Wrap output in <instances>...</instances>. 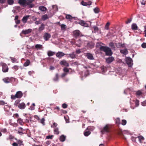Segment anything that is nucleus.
<instances>
[{
  "label": "nucleus",
  "instance_id": "10",
  "mask_svg": "<svg viewBox=\"0 0 146 146\" xmlns=\"http://www.w3.org/2000/svg\"><path fill=\"white\" fill-rule=\"evenodd\" d=\"M60 64L62 65H63L66 66H69V64L65 60H63L60 62Z\"/></svg>",
  "mask_w": 146,
  "mask_h": 146
},
{
  "label": "nucleus",
  "instance_id": "27",
  "mask_svg": "<svg viewBox=\"0 0 146 146\" xmlns=\"http://www.w3.org/2000/svg\"><path fill=\"white\" fill-rule=\"evenodd\" d=\"M45 25L43 23H42L41 26L39 28L38 30L40 31H42L43 30L44 28Z\"/></svg>",
  "mask_w": 146,
  "mask_h": 146
},
{
  "label": "nucleus",
  "instance_id": "43",
  "mask_svg": "<svg viewBox=\"0 0 146 146\" xmlns=\"http://www.w3.org/2000/svg\"><path fill=\"white\" fill-rule=\"evenodd\" d=\"M20 102V101L19 100H17L14 103V105L16 106H17Z\"/></svg>",
  "mask_w": 146,
  "mask_h": 146
},
{
  "label": "nucleus",
  "instance_id": "50",
  "mask_svg": "<svg viewBox=\"0 0 146 146\" xmlns=\"http://www.w3.org/2000/svg\"><path fill=\"white\" fill-rule=\"evenodd\" d=\"M63 70L64 72H68L69 70L68 68H64Z\"/></svg>",
  "mask_w": 146,
  "mask_h": 146
},
{
  "label": "nucleus",
  "instance_id": "51",
  "mask_svg": "<svg viewBox=\"0 0 146 146\" xmlns=\"http://www.w3.org/2000/svg\"><path fill=\"white\" fill-rule=\"evenodd\" d=\"M53 137V135H48V136H46V138L47 139H52Z\"/></svg>",
  "mask_w": 146,
  "mask_h": 146
},
{
  "label": "nucleus",
  "instance_id": "44",
  "mask_svg": "<svg viewBox=\"0 0 146 146\" xmlns=\"http://www.w3.org/2000/svg\"><path fill=\"white\" fill-rule=\"evenodd\" d=\"M126 123H127V121H126L125 120H122V123H121V124L123 125H126Z\"/></svg>",
  "mask_w": 146,
  "mask_h": 146
},
{
  "label": "nucleus",
  "instance_id": "46",
  "mask_svg": "<svg viewBox=\"0 0 146 146\" xmlns=\"http://www.w3.org/2000/svg\"><path fill=\"white\" fill-rule=\"evenodd\" d=\"M141 93H142L140 91H138L136 92V95L137 96H139L141 94Z\"/></svg>",
  "mask_w": 146,
  "mask_h": 146
},
{
  "label": "nucleus",
  "instance_id": "32",
  "mask_svg": "<svg viewBox=\"0 0 146 146\" xmlns=\"http://www.w3.org/2000/svg\"><path fill=\"white\" fill-rule=\"evenodd\" d=\"M66 18L67 19L71 20L72 19L73 17L70 15H66Z\"/></svg>",
  "mask_w": 146,
  "mask_h": 146
},
{
  "label": "nucleus",
  "instance_id": "13",
  "mask_svg": "<svg viewBox=\"0 0 146 146\" xmlns=\"http://www.w3.org/2000/svg\"><path fill=\"white\" fill-rule=\"evenodd\" d=\"M29 17V15H27L25 16L24 17H23L22 21L23 23H25L27 22V21L28 19V18Z\"/></svg>",
  "mask_w": 146,
  "mask_h": 146
},
{
  "label": "nucleus",
  "instance_id": "31",
  "mask_svg": "<svg viewBox=\"0 0 146 146\" xmlns=\"http://www.w3.org/2000/svg\"><path fill=\"white\" fill-rule=\"evenodd\" d=\"M61 30H62L64 31L66 29V26L64 24H62L60 25Z\"/></svg>",
  "mask_w": 146,
  "mask_h": 146
},
{
  "label": "nucleus",
  "instance_id": "54",
  "mask_svg": "<svg viewBox=\"0 0 146 146\" xmlns=\"http://www.w3.org/2000/svg\"><path fill=\"white\" fill-rule=\"evenodd\" d=\"M141 105L143 106H146V101L142 102L141 103Z\"/></svg>",
  "mask_w": 146,
  "mask_h": 146
},
{
  "label": "nucleus",
  "instance_id": "5",
  "mask_svg": "<svg viewBox=\"0 0 146 146\" xmlns=\"http://www.w3.org/2000/svg\"><path fill=\"white\" fill-rule=\"evenodd\" d=\"M32 31V29H28L23 30H22L21 33L20 34V35L21 36V34H23L24 35L29 34L31 33Z\"/></svg>",
  "mask_w": 146,
  "mask_h": 146
},
{
  "label": "nucleus",
  "instance_id": "21",
  "mask_svg": "<svg viewBox=\"0 0 146 146\" xmlns=\"http://www.w3.org/2000/svg\"><path fill=\"white\" fill-rule=\"evenodd\" d=\"M35 47L37 49H41L43 48L42 45L40 44H37L36 45Z\"/></svg>",
  "mask_w": 146,
  "mask_h": 146
},
{
  "label": "nucleus",
  "instance_id": "47",
  "mask_svg": "<svg viewBox=\"0 0 146 146\" xmlns=\"http://www.w3.org/2000/svg\"><path fill=\"white\" fill-rule=\"evenodd\" d=\"M139 101L138 100H136L135 102V105L136 107L139 106Z\"/></svg>",
  "mask_w": 146,
  "mask_h": 146
},
{
  "label": "nucleus",
  "instance_id": "60",
  "mask_svg": "<svg viewBox=\"0 0 146 146\" xmlns=\"http://www.w3.org/2000/svg\"><path fill=\"white\" fill-rule=\"evenodd\" d=\"M76 52L77 54H79L80 53L81 51L80 50H78L76 51Z\"/></svg>",
  "mask_w": 146,
  "mask_h": 146
},
{
  "label": "nucleus",
  "instance_id": "16",
  "mask_svg": "<svg viewBox=\"0 0 146 146\" xmlns=\"http://www.w3.org/2000/svg\"><path fill=\"white\" fill-rule=\"evenodd\" d=\"M3 81L6 83H8L11 82V79L8 77L5 78L3 79Z\"/></svg>",
  "mask_w": 146,
  "mask_h": 146
},
{
  "label": "nucleus",
  "instance_id": "2",
  "mask_svg": "<svg viewBox=\"0 0 146 146\" xmlns=\"http://www.w3.org/2000/svg\"><path fill=\"white\" fill-rule=\"evenodd\" d=\"M102 51L105 52L106 55L110 56L112 54V52L111 49L108 47L105 46V47H102Z\"/></svg>",
  "mask_w": 146,
  "mask_h": 146
},
{
  "label": "nucleus",
  "instance_id": "53",
  "mask_svg": "<svg viewBox=\"0 0 146 146\" xmlns=\"http://www.w3.org/2000/svg\"><path fill=\"white\" fill-rule=\"evenodd\" d=\"M67 105L65 104H64L62 105V107L64 108H66L67 107Z\"/></svg>",
  "mask_w": 146,
  "mask_h": 146
},
{
  "label": "nucleus",
  "instance_id": "37",
  "mask_svg": "<svg viewBox=\"0 0 146 146\" xmlns=\"http://www.w3.org/2000/svg\"><path fill=\"white\" fill-rule=\"evenodd\" d=\"M90 134V132L89 131H86L84 133V135L85 136H87Z\"/></svg>",
  "mask_w": 146,
  "mask_h": 146
},
{
  "label": "nucleus",
  "instance_id": "29",
  "mask_svg": "<svg viewBox=\"0 0 146 146\" xmlns=\"http://www.w3.org/2000/svg\"><path fill=\"white\" fill-rule=\"evenodd\" d=\"M68 55L72 59L75 58L76 57V55L74 52H73L71 54H69Z\"/></svg>",
  "mask_w": 146,
  "mask_h": 146
},
{
  "label": "nucleus",
  "instance_id": "63",
  "mask_svg": "<svg viewBox=\"0 0 146 146\" xmlns=\"http://www.w3.org/2000/svg\"><path fill=\"white\" fill-rule=\"evenodd\" d=\"M13 146H18V145L16 143L14 142L12 144Z\"/></svg>",
  "mask_w": 146,
  "mask_h": 146
},
{
  "label": "nucleus",
  "instance_id": "3",
  "mask_svg": "<svg viewBox=\"0 0 146 146\" xmlns=\"http://www.w3.org/2000/svg\"><path fill=\"white\" fill-rule=\"evenodd\" d=\"M125 60L129 66L131 67L133 64L132 59L128 57L126 58Z\"/></svg>",
  "mask_w": 146,
  "mask_h": 146
},
{
  "label": "nucleus",
  "instance_id": "20",
  "mask_svg": "<svg viewBox=\"0 0 146 146\" xmlns=\"http://www.w3.org/2000/svg\"><path fill=\"white\" fill-rule=\"evenodd\" d=\"M39 9L42 11H46V8L43 6H40L39 7Z\"/></svg>",
  "mask_w": 146,
  "mask_h": 146
},
{
  "label": "nucleus",
  "instance_id": "38",
  "mask_svg": "<svg viewBox=\"0 0 146 146\" xmlns=\"http://www.w3.org/2000/svg\"><path fill=\"white\" fill-rule=\"evenodd\" d=\"M30 61L29 60H27L24 64V66H28L30 63Z\"/></svg>",
  "mask_w": 146,
  "mask_h": 146
},
{
  "label": "nucleus",
  "instance_id": "7",
  "mask_svg": "<svg viewBox=\"0 0 146 146\" xmlns=\"http://www.w3.org/2000/svg\"><path fill=\"white\" fill-rule=\"evenodd\" d=\"M34 1V0H27L26 5H29L30 7H33L34 5L32 4V3Z\"/></svg>",
  "mask_w": 146,
  "mask_h": 146
},
{
  "label": "nucleus",
  "instance_id": "39",
  "mask_svg": "<svg viewBox=\"0 0 146 146\" xmlns=\"http://www.w3.org/2000/svg\"><path fill=\"white\" fill-rule=\"evenodd\" d=\"M45 119L44 118H42L40 121V122L42 123L43 125H44L45 124L44 123Z\"/></svg>",
  "mask_w": 146,
  "mask_h": 146
},
{
  "label": "nucleus",
  "instance_id": "58",
  "mask_svg": "<svg viewBox=\"0 0 146 146\" xmlns=\"http://www.w3.org/2000/svg\"><path fill=\"white\" fill-rule=\"evenodd\" d=\"M15 22L16 24H18L20 23V20H15Z\"/></svg>",
  "mask_w": 146,
  "mask_h": 146
},
{
  "label": "nucleus",
  "instance_id": "59",
  "mask_svg": "<svg viewBox=\"0 0 146 146\" xmlns=\"http://www.w3.org/2000/svg\"><path fill=\"white\" fill-rule=\"evenodd\" d=\"M131 21V19H128V21L126 22V23L128 24V23H130Z\"/></svg>",
  "mask_w": 146,
  "mask_h": 146
},
{
  "label": "nucleus",
  "instance_id": "62",
  "mask_svg": "<svg viewBox=\"0 0 146 146\" xmlns=\"http://www.w3.org/2000/svg\"><path fill=\"white\" fill-rule=\"evenodd\" d=\"M57 125V124L56 123H54L53 125L52 126V127H56Z\"/></svg>",
  "mask_w": 146,
  "mask_h": 146
},
{
  "label": "nucleus",
  "instance_id": "55",
  "mask_svg": "<svg viewBox=\"0 0 146 146\" xmlns=\"http://www.w3.org/2000/svg\"><path fill=\"white\" fill-rule=\"evenodd\" d=\"M34 117L37 120H38V121L39 120H40L39 118L37 115H35L34 116Z\"/></svg>",
  "mask_w": 146,
  "mask_h": 146
},
{
  "label": "nucleus",
  "instance_id": "8",
  "mask_svg": "<svg viewBox=\"0 0 146 146\" xmlns=\"http://www.w3.org/2000/svg\"><path fill=\"white\" fill-rule=\"evenodd\" d=\"M18 3L20 5L25 6H26L27 0H19Z\"/></svg>",
  "mask_w": 146,
  "mask_h": 146
},
{
  "label": "nucleus",
  "instance_id": "18",
  "mask_svg": "<svg viewBox=\"0 0 146 146\" xmlns=\"http://www.w3.org/2000/svg\"><path fill=\"white\" fill-rule=\"evenodd\" d=\"M86 56L90 60H93L94 59L93 55L90 53H87L86 54Z\"/></svg>",
  "mask_w": 146,
  "mask_h": 146
},
{
  "label": "nucleus",
  "instance_id": "25",
  "mask_svg": "<svg viewBox=\"0 0 146 146\" xmlns=\"http://www.w3.org/2000/svg\"><path fill=\"white\" fill-rule=\"evenodd\" d=\"M48 18V16L47 15L45 14L44 15H43L42 16V19L43 21H45Z\"/></svg>",
  "mask_w": 146,
  "mask_h": 146
},
{
  "label": "nucleus",
  "instance_id": "22",
  "mask_svg": "<svg viewBox=\"0 0 146 146\" xmlns=\"http://www.w3.org/2000/svg\"><path fill=\"white\" fill-rule=\"evenodd\" d=\"M66 136H65L64 135H62L60 137V140L61 141L63 142L66 139Z\"/></svg>",
  "mask_w": 146,
  "mask_h": 146
},
{
  "label": "nucleus",
  "instance_id": "26",
  "mask_svg": "<svg viewBox=\"0 0 146 146\" xmlns=\"http://www.w3.org/2000/svg\"><path fill=\"white\" fill-rule=\"evenodd\" d=\"M131 28L133 30H136L137 29V27L136 24L133 23L131 25Z\"/></svg>",
  "mask_w": 146,
  "mask_h": 146
},
{
  "label": "nucleus",
  "instance_id": "41",
  "mask_svg": "<svg viewBox=\"0 0 146 146\" xmlns=\"http://www.w3.org/2000/svg\"><path fill=\"white\" fill-rule=\"evenodd\" d=\"M93 28L94 29V32L95 33L98 32V31L99 30V29L96 26H94L93 27Z\"/></svg>",
  "mask_w": 146,
  "mask_h": 146
},
{
  "label": "nucleus",
  "instance_id": "52",
  "mask_svg": "<svg viewBox=\"0 0 146 146\" xmlns=\"http://www.w3.org/2000/svg\"><path fill=\"white\" fill-rule=\"evenodd\" d=\"M7 0H0V3L3 4L5 3L6 1Z\"/></svg>",
  "mask_w": 146,
  "mask_h": 146
},
{
  "label": "nucleus",
  "instance_id": "28",
  "mask_svg": "<svg viewBox=\"0 0 146 146\" xmlns=\"http://www.w3.org/2000/svg\"><path fill=\"white\" fill-rule=\"evenodd\" d=\"M137 138H138L139 141L140 143H141L144 139V137L141 136H138Z\"/></svg>",
  "mask_w": 146,
  "mask_h": 146
},
{
  "label": "nucleus",
  "instance_id": "12",
  "mask_svg": "<svg viewBox=\"0 0 146 146\" xmlns=\"http://www.w3.org/2000/svg\"><path fill=\"white\" fill-rule=\"evenodd\" d=\"M51 36L48 33H46L44 34V37L46 40H47L50 38Z\"/></svg>",
  "mask_w": 146,
  "mask_h": 146
},
{
  "label": "nucleus",
  "instance_id": "36",
  "mask_svg": "<svg viewBox=\"0 0 146 146\" xmlns=\"http://www.w3.org/2000/svg\"><path fill=\"white\" fill-rule=\"evenodd\" d=\"M94 11L95 13H98L99 12V9L98 7L95 8L94 9Z\"/></svg>",
  "mask_w": 146,
  "mask_h": 146
},
{
  "label": "nucleus",
  "instance_id": "6",
  "mask_svg": "<svg viewBox=\"0 0 146 146\" xmlns=\"http://www.w3.org/2000/svg\"><path fill=\"white\" fill-rule=\"evenodd\" d=\"M2 71L3 72H7L8 70V68L7 64L5 63H2Z\"/></svg>",
  "mask_w": 146,
  "mask_h": 146
},
{
  "label": "nucleus",
  "instance_id": "15",
  "mask_svg": "<svg viewBox=\"0 0 146 146\" xmlns=\"http://www.w3.org/2000/svg\"><path fill=\"white\" fill-rule=\"evenodd\" d=\"M65 55V54L62 52H59L57 53L56 56L57 57L60 58Z\"/></svg>",
  "mask_w": 146,
  "mask_h": 146
},
{
  "label": "nucleus",
  "instance_id": "30",
  "mask_svg": "<svg viewBox=\"0 0 146 146\" xmlns=\"http://www.w3.org/2000/svg\"><path fill=\"white\" fill-rule=\"evenodd\" d=\"M8 4L10 5H12L14 3V0H7Z\"/></svg>",
  "mask_w": 146,
  "mask_h": 146
},
{
  "label": "nucleus",
  "instance_id": "49",
  "mask_svg": "<svg viewBox=\"0 0 146 146\" xmlns=\"http://www.w3.org/2000/svg\"><path fill=\"white\" fill-rule=\"evenodd\" d=\"M116 123L117 124H120V120L119 118H117L116 119Z\"/></svg>",
  "mask_w": 146,
  "mask_h": 146
},
{
  "label": "nucleus",
  "instance_id": "45",
  "mask_svg": "<svg viewBox=\"0 0 146 146\" xmlns=\"http://www.w3.org/2000/svg\"><path fill=\"white\" fill-rule=\"evenodd\" d=\"M81 4L84 6H88L87 3L84 2V1H82L81 2Z\"/></svg>",
  "mask_w": 146,
  "mask_h": 146
},
{
  "label": "nucleus",
  "instance_id": "34",
  "mask_svg": "<svg viewBox=\"0 0 146 146\" xmlns=\"http://www.w3.org/2000/svg\"><path fill=\"white\" fill-rule=\"evenodd\" d=\"M58 75L57 74H56L55 76L53 78V80L54 81H57L58 80Z\"/></svg>",
  "mask_w": 146,
  "mask_h": 146
},
{
  "label": "nucleus",
  "instance_id": "24",
  "mask_svg": "<svg viewBox=\"0 0 146 146\" xmlns=\"http://www.w3.org/2000/svg\"><path fill=\"white\" fill-rule=\"evenodd\" d=\"M55 52L51 51H48L47 52V54L48 56H51L55 54Z\"/></svg>",
  "mask_w": 146,
  "mask_h": 146
},
{
  "label": "nucleus",
  "instance_id": "48",
  "mask_svg": "<svg viewBox=\"0 0 146 146\" xmlns=\"http://www.w3.org/2000/svg\"><path fill=\"white\" fill-rule=\"evenodd\" d=\"M141 46L143 48H146V43L144 42L141 44Z\"/></svg>",
  "mask_w": 146,
  "mask_h": 146
},
{
  "label": "nucleus",
  "instance_id": "23",
  "mask_svg": "<svg viewBox=\"0 0 146 146\" xmlns=\"http://www.w3.org/2000/svg\"><path fill=\"white\" fill-rule=\"evenodd\" d=\"M120 52L125 55L127 54L128 52L126 49H124L120 50Z\"/></svg>",
  "mask_w": 146,
  "mask_h": 146
},
{
  "label": "nucleus",
  "instance_id": "4",
  "mask_svg": "<svg viewBox=\"0 0 146 146\" xmlns=\"http://www.w3.org/2000/svg\"><path fill=\"white\" fill-rule=\"evenodd\" d=\"M109 125H106L104 127L103 129L101 130V132L103 133H104L105 132H109Z\"/></svg>",
  "mask_w": 146,
  "mask_h": 146
},
{
  "label": "nucleus",
  "instance_id": "64",
  "mask_svg": "<svg viewBox=\"0 0 146 146\" xmlns=\"http://www.w3.org/2000/svg\"><path fill=\"white\" fill-rule=\"evenodd\" d=\"M109 45L111 47H113L114 46V44L113 42H111L110 43Z\"/></svg>",
  "mask_w": 146,
  "mask_h": 146
},
{
  "label": "nucleus",
  "instance_id": "56",
  "mask_svg": "<svg viewBox=\"0 0 146 146\" xmlns=\"http://www.w3.org/2000/svg\"><path fill=\"white\" fill-rule=\"evenodd\" d=\"M11 60H12V62L13 63L15 62H16V59H15V58H11Z\"/></svg>",
  "mask_w": 146,
  "mask_h": 146
},
{
  "label": "nucleus",
  "instance_id": "14",
  "mask_svg": "<svg viewBox=\"0 0 146 146\" xmlns=\"http://www.w3.org/2000/svg\"><path fill=\"white\" fill-rule=\"evenodd\" d=\"M73 33L74 35L76 37L79 36L80 35V31L78 30H77L74 31Z\"/></svg>",
  "mask_w": 146,
  "mask_h": 146
},
{
  "label": "nucleus",
  "instance_id": "1",
  "mask_svg": "<svg viewBox=\"0 0 146 146\" xmlns=\"http://www.w3.org/2000/svg\"><path fill=\"white\" fill-rule=\"evenodd\" d=\"M23 96V93L21 91H19L17 92L15 95H11V98L12 99L15 100L16 98H20Z\"/></svg>",
  "mask_w": 146,
  "mask_h": 146
},
{
  "label": "nucleus",
  "instance_id": "57",
  "mask_svg": "<svg viewBox=\"0 0 146 146\" xmlns=\"http://www.w3.org/2000/svg\"><path fill=\"white\" fill-rule=\"evenodd\" d=\"M136 138H135L134 137H131V139L132 141H135L136 139Z\"/></svg>",
  "mask_w": 146,
  "mask_h": 146
},
{
  "label": "nucleus",
  "instance_id": "11",
  "mask_svg": "<svg viewBox=\"0 0 146 146\" xmlns=\"http://www.w3.org/2000/svg\"><path fill=\"white\" fill-rule=\"evenodd\" d=\"M102 43L100 42H98L96 45V47L98 48L101 50H102V47H105V46H102Z\"/></svg>",
  "mask_w": 146,
  "mask_h": 146
},
{
  "label": "nucleus",
  "instance_id": "19",
  "mask_svg": "<svg viewBox=\"0 0 146 146\" xmlns=\"http://www.w3.org/2000/svg\"><path fill=\"white\" fill-rule=\"evenodd\" d=\"M18 106L20 109H23L25 108V105L24 103H22L20 104Z\"/></svg>",
  "mask_w": 146,
  "mask_h": 146
},
{
  "label": "nucleus",
  "instance_id": "17",
  "mask_svg": "<svg viewBox=\"0 0 146 146\" xmlns=\"http://www.w3.org/2000/svg\"><path fill=\"white\" fill-rule=\"evenodd\" d=\"M79 24H80L82 26H84L85 27H88V25L85 23L84 21H81L79 22Z\"/></svg>",
  "mask_w": 146,
  "mask_h": 146
},
{
  "label": "nucleus",
  "instance_id": "9",
  "mask_svg": "<svg viewBox=\"0 0 146 146\" xmlns=\"http://www.w3.org/2000/svg\"><path fill=\"white\" fill-rule=\"evenodd\" d=\"M114 60V58L112 57H110L106 59V61L107 63H110Z\"/></svg>",
  "mask_w": 146,
  "mask_h": 146
},
{
  "label": "nucleus",
  "instance_id": "42",
  "mask_svg": "<svg viewBox=\"0 0 146 146\" xmlns=\"http://www.w3.org/2000/svg\"><path fill=\"white\" fill-rule=\"evenodd\" d=\"M54 133L55 134H59V132L58 129L57 128H56L54 130Z\"/></svg>",
  "mask_w": 146,
  "mask_h": 146
},
{
  "label": "nucleus",
  "instance_id": "40",
  "mask_svg": "<svg viewBox=\"0 0 146 146\" xmlns=\"http://www.w3.org/2000/svg\"><path fill=\"white\" fill-rule=\"evenodd\" d=\"M17 122L21 125H22L23 123V120L21 118H19L17 120Z\"/></svg>",
  "mask_w": 146,
  "mask_h": 146
},
{
  "label": "nucleus",
  "instance_id": "35",
  "mask_svg": "<svg viewBox=\"0 0 146 146\" xmlns=\"http://www.w3.org/2000/svg\"><path fill=\"white\" fill-rule=\"evenodd\" d=\"M110 23H109V22H108L106 23V25L105 26V29L106 30H108L109 29V26L110 25Z\"/></svg>",
  "mask_w": 146,
  "mask_h": 146
},
{
  "label": "nucleus",
  "instance_id": "61",
  "mask_svg": "<svg viewBox=\"0 0 146 146\" xmlns=\"http://www.w3.org/2000/svg\"><path fill=\"white\" fill-rule=\"evenodd\" d=\"M67 74L66 73H63L61 75V77H64Z\"/></svg>",
  "mask_w": 146,
  "mask_h": 146
},
{
  "label": "nucleus",
  "instance_id": "33",
  "mask_svg": "<svg viewBox=\"0 0 146 146\" xmlns=\"http://www.w3.org/2000/svg\"><path fill=\"white\" fill-rule=\"evenodd\" d=\"M10 108V107L9 106L6 105L5 106L4 108L5 111H8L9 110Z\"/></svg>",
  "mask_w": 146,
  "mask_h": 146
}]
</instances>
